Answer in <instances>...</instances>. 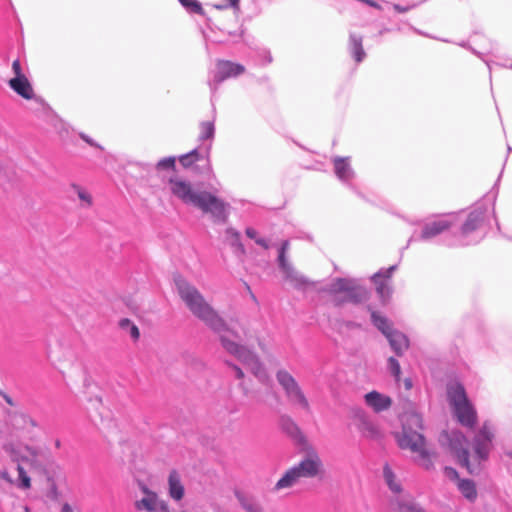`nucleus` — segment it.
<instances>
[{
	"instance_id": "dca6fc26",
	"label": "nucleus",
	"mask_w": 512,
	"mask_h": 512,
	"mask_svg": "<svg viewBox=\"0 0 512 512\" xmlns=\"http://www.w3.org/2000/svg\"><path fill=\"white\" fill-rule=\"evenodd\" d=\"M235 497L245 512H264V506L257 497L241 491H236Z\"/></svg>"
},
{
	"instance_id": "49530a36",
	"label": "nucleus",
	"mask_w": 512,
	"mask_h": 512,
	"mask_svg": "<svg viewBox=\"0 0 512 512\" xmlns=\"http://www.w3.org/2000/svg\"><path fill=\"white\" fill-rule=\"evenodd\" d=\"M228 365L234 371L236 378L242 379L244 377V373L241 368L231 363H228Z\"/></svg>"
},
{
	"instance_id": "bb28decb",
	"label": "nucleus",
	"mask_w": 512,
	"mask_h": 512,
	"mask_svg": "<svg viewBox=\"0 0 512 512\" xmlns=\"http://www.w3.org/2000/svg\"><path fill=\"white\" fill-rule=\"evenodd\" d=\"M349 50L357 63L362 62L366 56L362 44V37L358 35H351L349 38Z\"/></svg>"
},
{
	"instance_id": "4c0bfd02",
	"label": "nucleus",
	"mask_w": 512,
	"mask_h": 512,
	"mask_svg": "<svg viewBox=\"0 0 512 512\" xmlns=\"http://www.w3.org/2000/svg\"><path fill=\"white\" fill-rule=\"evenodd\" d=\"M199 138L201 140L210 139L214 135V124L210 121L202 122L199 126Z\"/></svg>"
},
{
	"instance_id": "5701e85b",
	"label": "nucleus",
	"mask_w": 512,
	"mask_h": 512,
	"mask_svg": "<svg viewBox=\"0 0 512 512\" xmlns=\"http://www.w3.org/2000/svg\"><path fill=\"white\" fill-rule=\"evenodd\" d=\"M452 226V222L448 220H438L426 224L422 230V238L429 239L435 237L442 232L448 230Z\"/></svg>"
},
{
	"instance_id": "58836bf2",
	"label": "nucleus",
	"mask_w": 512,
	"mask_h": 512,
	"mask_svg": "<svg viewBox=\"0 0 512 512\" xmlns=\"http://www.w3.org/2000/svg\"><path fill=\"white\" fill-rule=\"evenodd\" d=\"M17 471L19 475L18 487L21 489H30L31 488V479L25 471L24 467L21 465L17 466Z\"/></svg>"
},
{
	"instance_id": "a18cd8bd",
	"label": "nucleus",
	"mask_w": 512,
	"mask_h": 512,
	"mask_svg": "<svg viewBox=\"0 0 512 512\" xmlns=\"http://www.w3.org/2000/svg\"><path fill=\"white\" fill-rule=\"evenodd\" d=\"M226 233H227V235H229L232 238L233 242L238 244L239 248H241V250L243 251V246L241 243H239V238H240L239 233L232 228H228Z\"/></svg>"
},
{
	"instance_id": "7c9ffc66",
	"label": "nucleus",
	"mask_w": 512,
	"mask_h": 512,
	"mask_svg": "<svg viewBox=\"0 0 512 512\" xmlns=\"http://www.w3.org/2000/svg\"><path fill=\"white\" fill-rule=\"evenodd\" d=\"M277 381L282 386V388L285 390V393L290 391V389H293L298 385L294 377L285 370H280L276 374Z\"/></svg>"
},
{
	"instance_id": "6e6d98bb",
	"label": "nucleus",
	"mask_w": 512,
	"mask_h": 512,
	"mask_svg": "<svg viewBox=\"0 0 512 512\" xmlns=\"http://www.w3.org/2000/svg\"><path fill=\"white\" fill-rule=\"evenodd\" d=\"M405 387L406 389H410L412 387V383L410 379H405Z\"/></svg>"
},
{
	"instance_id": "de8ad7c7",
	"label": "nucleus",
	"mask_w": 512,
	"mask_h": 512,
	"mask_svg": "<svg viewBox=\"0 0 512 512\" xmlns=\"http://www.w3.org/2000/svg\"><path fill=\"white\" fill-rule=\"evenodd\" d=\"M21 418L23 419L24 423L29 424L31 427L37 426L36 421L33 418H31L30 416H28L26 414H22Z\"/></svg>"
},
{
	"instance_id": "4be33fe9",
	"label": "nucleus",
	"mask_w": 512,
	"mask_h": 512,
	"mask_svg": "<svg viewBox=\"0 0 512 512\" xmlns=\"http://www.w3.org/2000/svg\"><path fill=\"white\" fill-rule=\"evenodd\" d=\"M447 396L452 408L468 401L466 391L460 383L449 385L447 388Z\"/></svg>"
},
{
	"instance_id": "393cba45",
	"label": "nucleus",
	"mask_w": 512,
	"mask_h": 512,
	"mask_svg": "<svg viewBox=\"0 0 512 512\" xmlns=\"http://www.w3.org/2000/svg\"><path fill=\"white\" fill-rule=\"evenodd\" d=\"M169 495L172 499L180 501L184 497V486L177 471L170 472L168 477Z\"/></svg>"
},
{
	"instance_id": "b1692460",
	"label": "nucleus",
	"mask_w": 512,
	"mask_h": 512,
	"mask_svg": "<svg viewBox=\"0 0 512 512\" xmlns=\"http://www.w3.org/2000/svg\"><path fill=\"white\" fill-rule=\"evenodd\" d=\"M398 356H401L409 348V340L403 333L395 330L386 337Z\"/></svg>"
},
{
	"instance_id": "c03bdc74",
	"label": "nucleus",
	"mask_w": 512,
	"mask_h": 512,
	"mask_svg": "<svg viewBox=\"0 0 512 512\" xmlns=\"http://www.w3.org/2000/svg\"><path fill=\"white\" fill-rule=\"evenodd\" d=\"M406 423L407 424H410V425H414L418 428H422V419L419 415L417 414H411L407 417V420H406Z\"/></svg>"
},
{
	"instance_id": "9d476101",
	"label": "nucleus",
	"mask_w": 512,
	"mask_h": 512,
	"mask_svg": "<svg viewBox=\"0 0 512 512\" xmlns=\"http://www.w3.org/2000/svg\"><path fill=\"white\" fill-rule=\"evenodd\" d=\"M467 440L460 432H453L449 438V447L452 453L455 454L460 464L470 470L469 452L465 448Z\"/></svg>"
},
{
	"instance_id": "c756f323",
	"label": "nucleus",
	"mask_w": 512,
	"mask_h": 512,
	"mask_svg": "<svg viewBox=\"0 0 512 512\" xmlns=\"http://www.w3.org/2000/svg\"><path fill=\"white\" fill-rule=\"evenodd\" d=\"M371 319L373 324L387 337L389 334L394 332L395 330L392 327V324L388 321L387 318L381 316L375 311L371 312Z\"/></svg>"
},
{
	"instance_id": "9b49d317",
	"label": "nucleus",
	"mask_w": 512,
	"mask_h": 512,
	"mask_svg": "<svg viewBox=\"0 0 512 512\" xmlns=\"http://www.w3.org/2000/svg\"><path fill=\"white\" fill-rule=\"evenodd\" d=\"M493 432L491 428L484 424L474 441V451L478 461L485 459L489 453Z\"/></svg>"
},
{
	"instance_id": "a878e982",
	"label": "nucleus",
	"mask_w": 512,
	"mask_h": 512,
	"mask_svg": "<svg viewBox=\"0 0 512 512\" xmlns=\"http://www.w3.org/2000/svg\"><path fill=\"white\" fill-rule=\"evenodd\" d=\"M484 215L485 209L478 208L472 211L462 226V232L464 234H467L477 229L479 225L483 222Z\"/></svg>"
},
{
	"instance_id": "2f4dec72",
	"label": "nucleus",
	"mask_w": 512,
	"mask_h": 512,
	"mask_svg": "<svg viewBox=\"0 0 512 512\" xmlns=\"http://www.w3.org/2000/svg\"><path fill=\"white\" fill-rule=\"evenodd\" d=\"M334 168L336 175L341 179H347L351 174L349 163L345 158H335Z\"/></svg>"
},
{
	"instance_id": "cd10ccee",
	"label": "nucleus",
	"mask_w": 512,
	"mask_h": 512,
	"mask_svg": "<svg viewBox=\"0 0 512 512\" xmlns=\"http://www.w3.org/2000/svg\"><path fill=\"white\" fill-rule=\"evenodd\" d=\"M286 396L292 403L299 405L306 411L310 410L309 402L299 385L290 389V391L286 393Z\"/></svg>"
},
{
	"instance_id": "0eeeda50",
	"label": "nucleus",
	"mask_w": 512,
	"mask_h": 512,
	"mask_svg": "<svg viewBox=\"0 0 512 512\" xmlns=\"http://www.w3.org/2000/svg\"><path fill=\"white\" fill-rule=\"evenodd\" d=\"M178 161L184 169H192L198 173H211L213 170L210 147H206L205 149H193L179 156Z\"/></svg>"
},
{
	"instance_id": "f257e3e1",
	"label": "nucleus",
	"mask_w": 512,
	"mask_h": 512,
	"mask_svg": "<svg viewBox=\"0 0 512 512\" xmlns=\"http://www.w3.org/2000/svg\"><path fill=\"white\" fill-rule=\"evenodd\" d=\"M168 184L171 193L185 204L193 205L203 213L210 214L216 221L228 220V203L208 191L194 190L191 182L178 176H170Z\"/></svg>"
},
{
	"instance_id": "13d9d810",
	"label": "nucleus",
	"mask_w": 512,
	"mask_h": 512,
	"mask_svg": "<svg viewBox=\"0 0 512 512\" xmlns=\"http://www.w3.org/2000/svg\"><path fill=\"white\" fill-rule=\"evenodd\" d=\"M238 0H230V5L237 9Z\"/></svg>"
},
{
	"instance_id": "c9c22d12",
	"label": "nucleus",
	"mask_w": 512,
	"mask_h": 512,
	"mask_svg": "<svg viewBox=\"0 0 512 512\" xmlns=\"http://www.w3.org/2000/svg\"><path fill=\"white\" fill-rule=\"evenodd\" d=\"M157 171H164V170H170V171H176V158L175 157H165L161 160H159L155 166Z\"/></svg>"
},
{
	"instance_id": "f03ea898",
	"label": "nucleus",
	"mask_w": 512,
	"mask_h": 512,
	"mask_svg": "<svg viewBox=\"0 0 512 512\" xmlns=\"http://www.w3.org/2000/svg\"><path fill=\"white\" fill-rule=\"evenodd\" d=\"M175 285L178 295L189 311L212 330L219 333L220 336L224 335L223 332L227 330L225 321L205 300L200 291L182 277L175 279Z\"/></svg>"
},
{
	"instance_id": "2eb2a0df",
	"label": "nucleus",
	"mask_w": 512,
	"mask_h": 512,
	"mask_svg": "<svg viewBox=\"0 0 512 512\" xmlns=\"http://www.w3.org/2000/svg\"><path fill=\"white\" fill-rule=\"evenodd\" d=\"M393 269L394 267H390L384 273H377L372 278L376 286V291L383 300V302H386L391 295L389 279L391 277V272L393 271Z\"/></svg>"
},
{
	"instance_id": "603ef678",
	"label": "nucleus",
	"mask_w": 512,
	"mask_h": 512,
	"mask_svg": "<svg viewBox=\"0 0 512 512\" xmlns=\"http://www.w3.org/2000/svg\"><path fill=\"white\" fill-rule=\"evenodd\" d=\"M394 9L397 12H400V13H404V12H407L409 10L408 7H401L400 5H394Z\"/></svg>"
},
{
	"instance_id": "473e14b6",
	"label": "nucleus",
	"mask_w": 512,
	"mask_h": 512,
	"mask_svg": "<svg viewBox=\"0 0 512 512\" xmlns=\"http://www.w3.org/2000/svg\"><path fill=\"white\" fill-rule=\"evenodd\" d=\"M458 488L464 497L469 500H474L477 496L475 484L471 480H460L458 482Z\"/></svg>"
},
{
	"instance_id": "e433bc0d",
	"label": "nucleus",
	"mask_w": 512,
	"mask_h": 512,
	"mask_svg": "<svg viewBox=\"0 0 512 512\" xmlns=\"http://www.w3.org/2000/svg\"><path fill=\"white\" fill-rule=\"evenodd\" d=\"M71 188L77 194L78 198L85 203L86 207H90L93 204L92 196L85 189L77 184H72Z\"/></svg>"
},
{
	"instance_id": "f8f14e48",
	"label": "nucleus",
	"mask_w": 512,
	"mask_h": 512,
	"mask_svg": "<svg viewBox=\"0 0 512 512\" xmlns=\"http://www.w3.org/2000/svg\"><path fill=\"white\" fill-rule=\"evenodd\" d=\"M217 27L223 32L228 33L229 35H242V30L239 25V17L237 11L231 12L228 16L220 15L216 18Z\"/></svg>"
},
{
	"instance_id": "aec40b11",
	"label": "nucleus",
	"mask_w": 512,
	"mask_h": 512,
	"mask_svg": "<svg viewBox=\"0 0 512 512\" xmlns=\"http://www.w3.org/2000/svg\"><path fill=\"white\" fill-rule=\"evenodd\" d=\"M289 246L290 243L287 240L282 243L278 255L279 266L288 280L300 282V277L298 276L294 268L286 261L285 254L286 251L289 249Z\"/></svg>"
},
{
	"instance_id": "7ed1b4c3",
	"label": "nucleus",
	"mask_w": 512,
	"mask_h": 512,
	"mask_svg": "<svg viewBox=\"0 0 512 512\" xmlns=\"http://www.w3.org/2000/svg\"><path fill=\"white\" fill-rule=\"evenodd\" d=\"M327 292L336 305L359 304L368 299V292L354 280L336 278L328 286Z\"/></svg>"
},
{
	"instance_id": "6e6552de",
	"label": "nucleus",
	"mask_w": 512,
	"mask_h": 512,
	"mask_svg": "<svg viewBox=\"0 0 512 512\" xmlns=\"http://www.w3.org/2000/svg\"><path fill=\"white\" fill-rule=\"evenodd\" d=\"M139 487L143 496L134 501L136 512H169L167 503L161 500L156 492L150 490L144 483H139Z\"/></svg>"
},
{
	"instance_id": "f704fd0d",
	"label": "nucleus",
	"mask_w": 512,
	"mask_h": 512,
	"mask_svg": "<svg viewBox=\"0 0 512 512\" xmlns=\"http://www.w3.org/2000/svg\"><path fill=\"white\" fill-rule=\"evenodd\" d=\"M119 326L122 330L127 331L133 340L137 341L140 337V331L138 327L130 321L128 318L121 319Z\"/></svg>"
},
{
	"instance_id": "8fccbe9b",
	"label": "nucleus",
	"mask_w": 512,
	"mask_h": 512,
	"mask_svg": "<svg viewBox=\"0 0 512 512\" xmlns=\"http://www.w3.org/2000/svg\"><path fill=\"white\" fill-rule=\"evenodd\" d=\"M245 233L249 238L254 239V240L257 239V232L255 229L249 227L246 229Z\"/></svg>"
},
{
	"instance_id": "bf43d9fd",
	"label": "nucleus",
	"mask_w": 512,
	"mask_h": 512,
	"mask_svg": "<svg viewBox=\"0 0 512 512\" xmlns=\"http://www.w3.org/2000/svg\"><path fill=\"white\" fill-rule=\"evenodd\" d=\"M55 446H56L57 448H59V447L61 446V443H60V441H59V440H57V441L55 442Z\"/></svg>"
},
{
	"instance_id": "f3484780",
	"label": "nucleus",
	"mask_w": 512,
	"mask_h": 512,
	"mask_svg": "<svg viewBox=\"0 0 512 512\" xmlns=\"http://www.w3.org/2000/svg\"><path fill=\"white\" fill-rule=\"evenodd\" d=\"M245 72V67L230 61H221L218 64L217 80L223 81L230 77H236Z\"/></svg>"
},
{
	"instance_id": "4d7b16f0",
	"label": "nucleus",
	"mask_w": 512,
	"mask_h": 512,
	"mask_svg": "<svg viewBox=\"0 0 512 512\" xmlns=\"http://www.w3.org/2000/svg\"><path fill=\"white\" fill-rule=\"evenodd\" d=\"M446 470H447V472H448L449 474H451V475H453V476H457V472H456V470H454V469H452V468H447Z\"/></svg>"
},
{
	"instance_id": "423d86ee",
	"label": "nucleus",
	"mask_w": 512,
	"mask_h": 512,
	"mask_svg": "<svg viewBox=\"0 0 512 512\" xmlns=\"http://www.w3.org/2000/svg\"><path fill=\"white\" fill-rule=\"evenodd\" d=\"M303 458L294 465V468L303 478L312 479L319 477L324 472L323 462L317 450L309 443L303 445Z\"/></svg>"
},
{
	"instance_id": "a211bd4d",
	"label": "nucleus",
	"mask_w": 512,
	"mask_h": 512,
	"mask_svg": "<svg viewBox=\"0 0 512 512\" xmlns=\"http://www.w3.org/2000/svg\"><path fill=\"white\" fill-rule=\"evenodd\" d=\"M365 402L375 412H381L390 408L392 401L390 397L371 391L365 395Z\"/></svg>"
},
{
	"instance_id": "39448f33",
	"label": "nucleus",
	"mask_w": 512,
	"mask_h": 512,
	"mask_svg": "<svg viewBox=\"0 0 512 512\" xmlns=\"http://www.w3.org/2000/svg\"><path fill=\"white\" fill-rule=\"evenodd\" d=\"M220 342L228 353L232 354L238 360L244 363L255 376H261V374L264 372L263 366L258 357L253 352H251L245 346L230 340L226 335L220 336Z\"/></svg>"
},
{
	"instance_id": "1a4fd4ad",
	"label": "nucleus",
	"mask_w": 512,
	"mask_h": 512,
	"mask_svg": "<svg viewBox=\"0 0 512 512\" xmlns=\"http://www.w3.org/2000/svg\"><path fill=\"white\" fill-rule=\"evenodd\" d=\"M354 421L357 429L363 437L371 440H377L382 437V433L378 425L364 412L357 411L354 415Z\"/></svg>"
},
{
	"instance_id": "5fc2aeb1",
	"label": "nucleus",
	"mask_w": 512,
	"mask_h": 512,
	"mask_svg": "<svg viewBox=\"0 0 512 512\" xmlns=\"http://www.w3.org/2000/svg\"><path fill=\"white\" fill-rule=\"evenodd\" d=\"M61 512H72V508L69 504L65 503L63 506H62V511Z\"/></svg>"
},
{
	"instance_id": "4468645a",
	"label": "nucleus",
	"mask_w": 512,
	"mask_h": 512,
	"mask_svg": "<svg viewBox=\"0 0 512 512\" xmlns=\"http://www.w3.org/2000/svg\"><path fill=\"white\" fill-rule=\"evenodd\" d=\"M9 87L19 96L26 100H32L35 98L34 89L28 80V78H11L8 82Z\"/></svg>"
},
{
	"instance_id": "6ab92c4d",
	"label": "nucleus",
	"mask_w": 512,
	"mask_h": 512,
	"mask_svg": "<svg viewBox=\"0 0 512 512\" xmlns=\"http://www.w3.org/2000/svg\"><path fill=\"white\" fill-rule=\"evenodd\" d=\"M301 479H303V477L294 468V466H292L284 472L282 477L276 482L273 489L274 491H281L292 488L297 485Z\"/></svg>"
},
{
	"instance_id": "20e7f679",
	"label": "nucleus",
	"mask_w": 512,
	"mask_h": 512,
	"mask_svg": "<svg viewBox=\"0 0 512 512\" xmlns=\"http://www.w3.org/2000/svg\"><path fill=\"white\" fill-rule=\"evenodd\" d=\"M398 444L402 449H409L417 455L419 464L429 470L433 467L432 458L435 456L426 448L423 435L417 431H412L404 424L402 434L398 437Z\"/></svg>"
},
{
	"instance_id": "72a5a7b5",
	"label": "nucleus",
	"mask_w": 512,
	"mask_h": 512,
	"mask_svg": "<svg viewBox=\"0 0 512 512\" xmlns=\"http://www.w3.org/2000/svg\"><path fill=\"white\" fill-rule=\"evenodd\" d=\"M384 478L386 480V483L388 484L389 488L396 493H399L401 491L400 484L396 481V477L392 471V469L385 465L383 469Z\"/></svg>"
},
{
	"instance_id": "412c9836",
	"label": "nucleus",
	"mask_w": 512,
	"mask_h": 512,
	"mask_svg": "<svg viewBox=\"0 0 512 512\" xmlns=\"http://www.w3.org/2000/svg\"><path fill=\"white\" fill-rule=\"evenodd\" d=\"M281 427L283 431L297 443L302 445L308 444L306 437L290 417L285 416L281 418Z\"/></svg>"
},
{
	"instance_id": "ea45409f",
	"label": "nucleus",
	"mask_w": 512,
	"mask_h": 512,
	"mask_svg": "<svg viewBox=\"0 0 512 512\" xmlns=\"http://www.w3.org/2000/svg\"><path fill=\"white\" fill-rule=\"evenodd\" d=\"M183 6L188 8L191 12L197 14H204L201 4L197 0H179Z\"/></svg>"
},
{
	"instance_id": "864d4df0",
	"label": "nucleus",
	"mask_w": 512,
	"mask_h": 512,
	"mask_svg": "<svg viewBox=\"0 0 512 512\" xmlns=\"http://www.w3.org/2000/svg\"><path fill=\"white\" fill-rule=\"evenodd\" d=\"M3 398H4V400L6 401V403H7L8 405H10V406H14V402H13L12 398H11L9 395L4 394V395H3Z\"/></svg>"
},
{
	"instance_id": "a19ab883",
	"label": "nucleus",
	"mask_w": 512,
	"mask_h": 512,
	"mask_svg": "<svg viewBox=\"0 0 512 512\" xmlns=\"http://www.w3.org/2000/svg\"><path fill=\"white\" fill-rule=\"evenodd\" d=\"M388 367L396 382H399L401 377V368L399 362L395 358L390 357L388 359Z\"/></svg>"
},
{
	"instance_id": "79ce46f5",
	"label": "nucleus",
	"mask_w": 512,
	"mask_h": 512,
	"mask_svg": "<svg viewBox=\"0 0 512 512\" xmlns=\"http://www.w3.org/2000/svg\"><path fill=\"white\" fill-rule=\"evenodd\" d=\"M399 512H423L421 508L414 503H402L399 505Z\"/></svg>"
},
{
	"instance_id": "3c124183",
	"label": "nucleus",
	"mask_w": 512,
	"mask_h": 512,
	"mask_svg": "<svg viewBox=\"0 0 512 512\" xmlns=\"http://www.w3.org/2000/svg\"><path fill=\"white\" fill-rule=\"evenodd\" d=\"M256 243L262 247H264L265 249H268V244L266 243V241L262 238H257L256 240Z\"/></svg>"
},
{
	"instance_id": "052dcab7",
	"label": "nucleus",
	"mask_w": 512,
	"mask_h": 512,
	"mask_svg": "<svg viewBox=\"0 0 512 512\" xmlns=\"http://www.w3.org/2000/svg\"><path fill=\"white\" fill-rule=\"evenodd\" d=\"M25 512H30V509L28 507L24 508Z\"/></svg>"
},
{
	"instance_id": "09e8293b",
	"label": "nucleus",
	"mask_w": 512,
	"mask_h": 512,
	"mask_svg": "<svg viewBox=\"0 0 512 512\" xmlns=\"http://www.w3.org/2000/svg\"><path fill=\"white\" fill-rule=\"evenodd\" d=\"M0 477L5 480L7 483L9 484H14V481L13 479L11 478V476L9 475V473L7 471H1L0 472Z\"/></svg>"
},
{
	"instance_id": "c85d7f7f",
	"label": "nucleus",
	"mask_w": 512,
	"mask_h": 512,
	"mask_svg": "<svg viewBox=\"0 0 512 512\" xmlns=\"http://www.w3.org/2000/svg\"><path fill=\"white\" fill-rule=\"evenodd\" d=\"M286 396L292 403L299 405L306 411L310 410L309 402L299 385L290 389V391L286 393Z\"/></svg>"
},
{
	"instance_id": "37998d69",
	"label": "nucleus",
	"mask_w": 512,
	"mask_h": 512,
	"mask_svg": "<svg viewBox=\"0 0 512 512\" xmlns=\"http://www.w3.org/2000/svg\"><path fill=\"white\" fill-rule=\"evenodd\" d=\"M12 71L14 72V75H15L13 78H21V77L26 76L22 71V67H21V63H20L19 59H16L13 61Z\"/></svg>"
},
{
	"instance_id": "ddd939ff",
	"label": "nucleus",
	"mask_w": 512,
	"mask_h": 512,
	"mask_svg": "<svg viewBox=\"0 0 512 512\" xmlns=\"http://www.w3.org/2000/svg\"><path fill=\"white\" fill-rule=\"evenodd\" d=\"M453 411L462 425L473 427L476 424L477 414L469 400L453 407Z\"/></svg>"
}]
</instances>
